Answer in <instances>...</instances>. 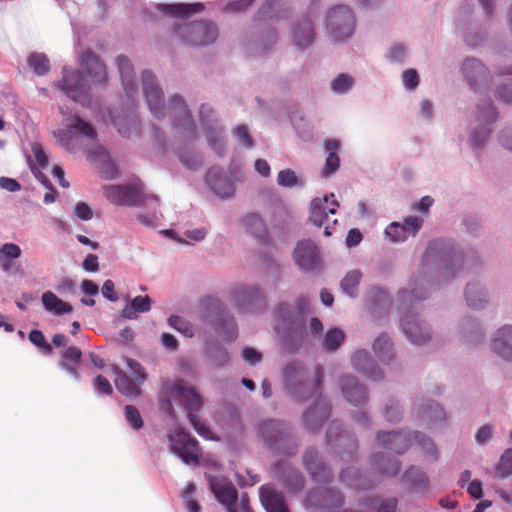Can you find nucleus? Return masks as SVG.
Segmentation results:
<instances>
[{"mask_svg":"<svg viewBox=\"0 0 512 512\" xmlns=\"http://www.w3.org/2000/svg\"><path fill=\"white\" fill-rule=\"evenodd\" d=\"M283 377L291 393L298 400L304 401L320 390L324 370L318 365L315 367L314 375L309 377L301 363L292 362L285 366Z\"/></svg>","mask_w":512,"mask_h":512,"instance_id":"1","label":"nucleus"},{"mask_svg":"<svg viewBox=\"0 0 512 512\" xmlns=\"http://www.w3.org/2000/svg\"><path fill=\"white\" fill-rule=\"evenodd\" d=\"M65 128L53 132L58 143L68 151H75L81 147V139L96 141L97 132L94 127L78 115H69L64 118Z\"/></svg>","mask_w":512,"mask_h":512,"instance_id":"2","label":"nucleus"},{"mask_svg":"<svg viewBox=\"0 0 512 512\" xmlns=\"http://www.w3.org/2000/svg\"><path fill=\"white\" fill-rule=\"evenodd\" d=\"M174 32L184 43L193 46L211 44L218 37L216 24L209 21L179 24L175 27Z\"/></svg>","mask_w":512,"mask_h":512,"instance_id":"3","label":"nucleus"},{"mask_svg":"<svg viewBox=\"0 0 512 512\" xmlns=\"http://www.w3.org/2000/svg\"><path fill=\"white\" fill-rule=\"evenodd\" d=\"M104 195L113 204L122 206L146 205L149 202L157 205L155 195L145 194L137 185H109L104 187Z\"/></svg>","mask_w":512,"mask_h":512,"instance_id":"4","label":"nucleus"},{"mask_svg":"<svg viewBox=\"0 0 512 512\" xmlns=\"http://www.w3.org/2000/svg\"><path fill=\"white\" fill-rule=\"evenodd\" d=\"M170 449L185 464H199L202 452L195 438L182 428H176L168 434Z\"/></svg>","mask_w":512,"mask_h":512,"instance_id":"5","label":"nucleus"},{"mask_svg":"<svg viewBox=\"0 0 512 512\" xmlns=\"http://www.w3.org/2000/svg\"><path fill=\"white\" fill-rule=\"evenodd\" d=\"M326 25L335 41L349 38L355 28V17L346 5L333 7L326 16Z\"/></svg>","mask_w":512,"mask_h":512,"instance_id":"6","label":"nucleus"},{"mask_svg":"<svg viewBox=\"0 0 512 512\" xmlns=\"http://www.w3.org/2000/svg\"><path fill=\"white\" fill-rule=\"evenodd\" d=\"M259 433L270 447L287 454L295 453V446L292 449L286 448V444H294V439L284 423L276 420L265 421L259 426Z\"/></svg>","mask_w":512,"mask_h":512,"instance_id":"7","label":"nucleus"},{"mask_svg":"<svg viewBox=\"0 0 512 512\" xmlns=\"http://www.w3.org/2000/svg\"><path fill=\"white\" fill-rule=\"evenodd\" d=\"M425 263L441 262L444 264V269L447 273H454L453 268L456 265L461 266L464 261V256L452 248H448L442 240L432 241L423 257Z\"/></svg>","mask_w":512,"mask_h":512,"instance_id":"8","label":"nucleus"},{"mask_svg":"<svg viewBox=\"0 0 512 512\" xmlns=\"http://www.w3.org/2000/svg\"><path fill=\"white\" fill-rule=\"evenodd\" d=\"M61 89L67 97L75 102L82 105L90 102V86L85 83L83 75L79 71L64 68Z\"/></svg>","mask_w":512,"mask_h":512,"instance_id":"9","label":"nucleus"},{"mask_svg":"<svg viewBox=\"0 0 512 512\" xmlns=\"http://www.w3.org/2000/svg\"><path fill=\"white\" fill-rule=\"evenodd\" d=\"M233 304L243 312H255L265 306V297L256 286H237L232 290Z\"/></svg>","mask_w":512,"mask_h":512,"instance_id":"10","label":"nucleus"},{"mask_svg":"<svg viewBox=\"0 0 512 512\" xmlns=\"http://www.w3.org/2000/svg\"><path fill=\"white\" fill-rule=\"evenodd\" d=\"M307 502L315 508L336 510L344 506L345 496L335 488L316 487L309 492Z\"/></svg>","mask_w":512,"mask_h":512,"instance_id":"11","label":"nucleus"},{"mask_svg":"<svg viewBox=\"0 0 512 512\" xmlns=\"http://www.w3.org/2000/svg\"><path fill=\"white\" fill-rule=\"evenodd\" d=\"M143 92L147 100L151 113L156 118H162L165 115V102L161 88L155 81V76L149 72L142 73Z\"/></svg>","mask_w":512,"mask_h":512,"instance_id":"12","label":"nucleus"},{"mask_svg":"<svg viewBox=\"0 0 512 512\" xmlns=\"http://www.w3.org/2000/svg\"><path fill=\"white\" fill-rule=\"evenodd\" d=\"M168 111L173 118L174 125L183 128L187 138L195 139L196 127L184 98L174 95L170 100Z\"/></svg>","mask_w":512,"mask_h":512,"instance_id":"13","label":"nucleus"},{"mask_svg":"<svg viewBox=\"0 0 512 512\" xmlns=\"http://www.w3.org/2000/svg\"><path fill=\"white\" fill-rule=\"evenodd\" d=\"M338 207L339 203L333 193L323 199L315 198L310 205L309 221L313 225L321 227L328 220L329 214L334 215L336 213Z\"/></svg>","mask_w":512,"mask_h":512,"instance_id":"14","label":"nucleus"},{"mask_svg":"<svg viewBox=\"0 0 512 512\" xmlns=\"http://www.w3.org/2000/svg\"><path fill=\"white\" fill-rule=\"evenodd\" d=\"M296 264L303 270L312 271L319 267L320 256L317 246L310 240L301 241L294 250Z\"/></svg>","mask_w":512,"mask_h":512,"instance_id":"15","label":"nucleus"},{"mask_svg":"<svg viewBox=\"0 0 512 512\" xmlns=\"http://www.w3.org/2000/svg\"><path fill=\"white\" fill-rule=\"evenodd\" d=\"M80 66L83 72L89 76L95 84H105L107 81V72L105 64L91 50L82 53Z\"/></svg>","mask_w":512,"mask_h":512,"instance_id":"16","label":"nucleus"},{"mask_svg":"<svg viewBox=\"0 0 512 512\" xmlns=\"http://www.w3.org/2000/svg\"><path fill=\"white\" fill-rule=\"evenodd\" d=\"M303 463L310 476L319 483H328L332 479L331 469L328 468L315 449H307L303 456Z\"/></svg>","mask_w":512,"mask_h":512,"instance_id":"17","label":"nucleus"},{"mask_svg":"<svg viewBox=\"0 0 512 512\" xmlns=\"http://www.w3.org/2000/svg\"><path fill=\"white\" fill-rule=\"evenodd\" d=\"M423 220L411 216L405 219L404 223L392 222L385 230V234L392 242H403L409 235L415 236L420 230Z\"/></svg>","mask_w":512,"mask_h":512,"instance_id":"18","label":"nucleus"},{"mask_svg":"<svg viewBox=\"0 0 512 512\" xmlns=\"http://www.w3.org/2000/svg\"><path fill=\"white\" fill-rule=\"evenodd\" d=\"M171 391L172 395L183 403L189 413L197 411L202 406L201 396L194 388L187 386L183 380L176 381L172 385Z\"/></svg>","mask_w":512,"mask_h":512,"instance_id":"19","label":"nucleus"},{"mask_svg":"<svg viewBox=\"0 0 512 512\" xmlns=\"http://www.w3.org/2000/svg\"><path fill=\"white\" fill-rule=\"evenodd\" d=\"M401 326L405 335L414 344L425 343L430 338L429 331L414 314L403 315Z\"/></svg>","mask_w":512,"mask_h":512,"instance_id":"20","label":"nucleus"},{"mask_svg":"<svg viewBox=\"0 0 512 512\" xmlns=\"http://www.w3.org/2000/svg\"><path fill=\"white\" fill-rule=\"evenodd\" d=\"M341 390L348 402L354 406L363 405L368 401V394L363 385L350 375L341 377Z\"/></svg>","mask_w":512,"mask_h":512,"instance_id":"21","label":"nucleus"},{"mask_svg":"<svg viewBox=\"0 0 512 512\" xmlns=\"http://www.w3.org/2000/svg\"><path fill=\"white\" fill-rule=\"evenodd\" d=\"M331 406L323 399L317 400L304 414V424L307 429H319L330 416Z\"/></svg>","mask_w":512,"mask_h":512,"instance_id":"22","label":"nucleus"},{"mask_svg":"<svg viewBox=\"0 0 512 512\" xmlns=\"http://www.w3.org/2000/svg\"><path fill=\"white\" fill-rule=\"evenodd\" d=\"M378 443L386 449L396 453L405 452L411 445V437L401 432H379L377 435Z\"/></svg>","mask_w":512,"mask_h":512,"instance_id":"23","label":"nucleus"},{"mask_svg":"<svg viewBox=\"0 0 512 512\" xmlns=\"http://www.w3.org/2000/svg\"><path fill=\"white\" fill-rule=\"evenodd\" d=\"M211 489L217 500L225 505L228 511L237 502L238 492L231 481L215 479L211 481Z\"/></svg>","mask_w":512,"mask_h":512,"instance_id":"24","label":"nucleus"},{"mask_svg":"<svg viewBox=\"0 0 512 512\" xmlns=\"http://www.w3.org/2000/svg\"><path fill=\"white\" fill-rule=\"evenodd\" d=\"M492 350L506 360H512V326L505 325L495 334L491 343Z\"/></svg>","mask_w":512,"mask_h":512,"instance_id":"25","label":"nucleus"},{"mask_svg":"<svg viewBox=\"0 0 512 512\" xmlns=\"http://www.w3.org/2000/svg\"><path fill=\"white\" fill-rule=\"evenodd\" d=\"M261 502L268 512H290L282 492L270 486L260 488Z\"/></svg>","mask_w":512,"mask_h":512,"instance_id":"26","label":"nucleus"},{"mask_svg":"<svg viewBox=\"0 0 512 512\" xmlns=\"http://www.w3.org/2000/svg\"><path fill=\"white\" fill-rule=\"evenodd\" d=\"M352 365L373 381H379L384 377L382 371L372 364L370 355L365 350H359L353 354Z\"/></svg>","mask_w":512,"mask_h":512,"instance_id":"27","label":"nucleus"},{"mask_svg":"<svg viewBox=\"0 0 512 512\" xmlns=\"http://www.w3.org/2000/svg\"><path fill=\"white\" fill-rule=\"evenodd\" d=\"M292 37L293 42L297 47L301 49L309 47L313 43L315 37L311 20L304 18L299 21L293 30Z\"/></svg>","mask_w":512,"mask_h":512,"instance_id":"28","label":"nucleus"},{"mask_svg":"<svg viewBox=\"0 0 512 512\" xmlns=\"http://www.w3.org/2000/svg\"><path fill=\"white\" fill-rule=\"evenodd\" d=\"M118 68L122 79L123 88L129 98H132L137 90L134 84V68L131 61L125 56H118Z\"/></svg>","mask_w":512,"mask_h":512,"instance_id":"29","label":"nucleus"},{"mask_svg":"<svg viewBox=\"0 0 512 512\" xmlns=\"http://www.w3.org/2000/svg\"><path fill=\"white\" fill-rule=\"evenodd\" d=\"M324 148L328 155L326 157L324 169L322 170V175L324 177H329L340 167V157L338 155L340 143L336 139H328L324 142Z\"/></svg>","mask_w":512,"mask_h":512,"instance_id":"30","label":"nucleus"},{"mask_svg":"<svg viewBox=\"0 0 512 512\" xmlns=\"http://www.w3.org/2000/svg\"><path fill=\"white\" fill-rule=\"evenodd\" d=\"M112 370L116 375L114 379L115 387L122 395L129 398H137L141 395V389L133 383L126 373L117 366H114Z\"/></svg>","mask_w":512,"mask_h":512,"instance_id":"31","label":"nucleus"},{"mask_svg":"<svg viewBox=\"0 0 512 512\" xmlns=\"http://www.w3.org/2000/svg\"><path fill=\"white\" fill-rule=\"evenodd\" d=\"M158 9L165 15L178 18H188L203 9L201 3L196 4H161Z\"/></svg>","mask_w":512,"mask_h":512,"instance_id":"32","label":"nucleus"},{"mask_svg":"<svg viewBox=\"0 0 512 512\" xmlns=\"http://www.w3.org/2000/svg\"><path fill=\"white\" fill-rule=\"evenodd\" d=\"M372 465L380 474L387 476H393L397 474L400 469L399 461L387 453H379L374 455L372 459Z\"/></svg>","mask_w":512,"mask_h":512,"instance_id":"33","label":"nucleus"},{"mask_svg":"<svg viewBox=\"0 0 512 512\" xmlns=\"http://www.w3.org/2000/svg\"><path fill=\"white\" fill-rule=\"evenodd\" d=\"M340 480L347 486L356 490H367L374 487V483L368 481L362 474L355 469L347 468L340 473Z\"/></svg>","mask_w":512,"mask_h":512,"instance_id":"34","label":"nucleus"},{"mask_svg":"<svg viewBox=\"0 0 512 512\" xmlns=\"http://www.w3.org/2000/svg\"><path fill=\"white\" fill-rule=\"evenodd\" d=\"M462 69L471 86H476L481 80L487 77L485 67L477 59H467L464 61Z\"/></svg>","mask_w":512,"mask_h":512,"instance_id":"35","label":"nucleus"},{"mask_svg":"<svg viewBox=\"0 0 512 512\" xmlns=\"http://www.w3.org/2000/svg\"><path fill=\"white\" fill-rule=\"evenodd\" d=\"M41 300L44 308L49 312H53L55 315H63L72 312V306L59 299L51 291L43 293Z\"/></svg>","mask_w":512,"mask_h":512,"instance_id":"36","label":"nucleus"},{"mask_svg":"<svg viewBox=\"0 0 512 512\" xmlns=\"http://www.w3.org/2000/svg\"><path fill=\"white\" fill-rule=\"evenodd\" d=\"M152 300L149 296H136L130 303L123 308L121 315L126 319H134L137 313H144L151 309Z\"/></svg>","mask_w":512,"mask_h":512,"instance_id":"37","label":"nucleus"},{"mask_svg":"<svg viewBox=\"0 0 512 512\" xmlns=\"http://www.w3.org/2000/svg\"><path fill=\"white\" fill-rule=\"evenodd\" d=\"M243 223L247 230L257 239L265 241L268 235L267 228L259 215L255 213L248 214L243 219Z\"/></svg>","mask_w":512,"mask_h":512,"instance_id":"38","label":"nucleus"},{"mask_svg":"<svg viewBox=\"0 0 512 512\" xmlns=\"http://www.w3.org/2000/svg\"><path fill=\"white\" fill-rule=\"evenodd\" d=\"M82 356V352L76 346L68 347L62 356L61 365L65 368L71 375L74 377H78L77 364L79 363Z\"/></svg>","mask_w":512,"mask_h":512,"instance_id":"39","label":"nucleus"},{"mask_svg":"<svg viewBox=\"0 0 512 512\" xmlns=\"http://www.w3.org/2000/svg\"><path fill=\"white\" fill-rule=\"evenodd\" d=\"M283 484L292 493L301 491L304 488V477L298 469L289 467L282 475Z\"/></svg>","mask_w":512,"mask_h":512,"instance_id":"40","label":"nucleus"},{"mask_svg":"<svg viewBox=\"0 0 512 512\" xmlns=\"http://www.w3.org/2000/svg\"><path fill=\"white\" fill-rule=\"evenodd\" d=\"M465 295L468 306L475 309L482 308L487 302L486 294L477 283H469Z\"/></svg>","mask_w":512,"mask_h":512,"instance_id":"41","label":"nucleus"},{"mask_svg":"<svg viewBox=\"0 0 512 512\" xmlns=\"http://www.w3.org/2000/svg\"><path fill=\"white\" fill-rule=\"evenodd\" d=\"M275 314L276 317L290 329L301 321L296 310L287 303L279 304Z\"/></svg>","mask_w":512,"mask_h":512,"instance_id":"42","label":"nucleus"},{"mask_svg":"<svg viewBox=\"0 0 512 512\" xmlns=\"http://www.w3.org/2000/svg\"><path fill=\"white\" fill-rule=\"evenodd\" d=\"M207 180L210 183L212 190L221 197H229L234 194V186L231 182L218 178H213V172L209 171Z\"/></svg>","mask_w":512,"mask_h":512,"instance_id":"43","label":"nucleus"},{"mask_svg":"<svg viewBox=\"0 0 512 512\" xmlns=\"http://www.w3.org/2000/svg\"><path fill=\"white\" fill-rule=\"evenodd\" d=\"M373 350L382 361L391 360L393 358V344L385 335L375 339L373 343Z\"/></svg>","mask_w":512,"mask_h":512,"instance_id":"44","label":"nucleus"},{"mask_svg":"<svg viewBox=\"0 0 512 512\" xmlns=\"http://www.w3.org/2000/svg\"><path fill=\"white\" fill-rule=\"evenodd\" d=\"M361 278L362 273L360 270L348 272L340 283L342 291L349 296L354 297Z\"/></svg>","mask_w":512,"mask_h":512,"instance_id":"45","label":"nucleus"},{"mask_svg":"<svg viewBox=\"0 0 512 512\" xmlns=\"http://www.w3.org/2000/svg\"><path fill=\"white\" fill-rule=\"evenodd\" d=\"M497 113L490 100H485L478 105L477 120L480 123L491 125L495 122Z\"/></svg>","mask_w":512,"mask_h":512,"instance_id":"46","label":"nucleus"},{"mask_svg":"<svg viewBox=\"0 0 512 512\" xmlns=\"http://www.w3.org/2000/svg\"><path fill=\"white\" fill-rule=\"evenodd\" d=\"M28 64L39 76L45 75L50 69L49 59L41 53L31 54L28 58Z\"/></svg>","mask_w":512,"mask_h":512,"instance_id":"47","label":"nucleus"},{"mask_svg":"<svg viewBox=\"0 0 512 512\" xmlns=\"http://www.w3.org/2000/svg\"><path fill=\"white\" fill-rule=\"evenodd\" d=\"M31 151L32 156L29 157V166L31 170L34 171L45 168L48 160L42 146L38 143H34L32 144Z\"/></svg>","mask_w":512,"mask_h":512,"instance_id":"48","label":"nucleus"},{"mask_svg":"<svg viewBox=\"0 0 512 512\" xmlns=\"http://www.w3.org/2000/svg\"><path fill=\"white\" fill-rule=\"evenodd\" d=\"M344 339L345 334L341 329H330L324 337V347L328 351H334L343 343Z\"/></svg>","mask_w":512,"mask_h":512,"instance_id":"49","label":"nucleus"},{"mask_svg":"<svg viewBox=\"0 0 512 512\" xmlns=\"http://www.w3.org/2000/svg\"><path fill=\"white\" fill-rule=\"evenodd\" d=\"M168 323L171 327H173L175 330H177L184 336L193 337L194 328L192 324L189 321L183 319L182 317L178 315H171L168 318Z\"/></svg>","mask_w":512,"mask_h":512,"instance_id":"50","label":"nucleus"},{"mask_svg":"<svg viewBox=\"0 0 512 512\" xmlns=\"http://www.w3.org/2000/svg\"><path fill=\"white\" fill-rule=\"evenodd\" d=\"M496 473L501 478H506L512 474V448L504 451L501 455Z\"/></svg>","mask_w":512,"mask_h":512,"instance_id":"51","label":"nucleus"},{"mask_svg":"<svg viewBox=\"0 0 512 512\" xmlns=\"http://www.w3.org/2000/svg\"><path fill=\"white\" fill-rule=\"evenodd\" d=\"M404 477L413 482V485L415 488L419 489H427L428 486V478L425 473H423L419 469L410 468L408 471H406Z\"/></svg>","mask_w":512,"mask_h":512,"instance_id":"52","label":"nucleus"},{"mask_svg":"<svg viewBox=\"0 0 512 512\" xmlns=\"http://www.w3.org/2000/svg\"><path fill=\"white\" fill-rule=\"evenodd\" d=\"M124 413L127 422L134 430H140L143 427V419L141 417L139 410L135 406L126 405L124 407Z\"/></svg>","mask_w":512,"mask_h":512,"instance_id":"53","label":"nucleus"},{"mask_svg":"<svg viewBox=\"0 0 512 512\" xmlns=\"http://www.w3.org/2000/svg\"><path fill=\"white\" fill-rule=\"evenodd\" d=\"M126 364L130 369L132 376L137 384H143L147 379V373L144 367L136 360L127 359Z\"/></svg>","mask_w":512,"mask_h":512,"instance_id":"54","label":"nucleus"},{"mask_svg":"<svg viewBox=\"0 0 512 512\" xmlns=\"http://www.w3.org/2000/svg\"><path fill=\"white\" fill-rule=\"evenodd\" d=\"M209 357L215 366H223L229 361V354L227 350L221 345H215L209 352Z\"/></svg>","mask_w":512,"mask_h":512,"instance_id":"55","label":"nucleus"},{"mask_svg":"<svg viewBox=\"0 0 512 512\" xmlns=\"http://www.w3.org/2000/svg\"><path fill=\"white\" fill-rule=\"evenodd\" d=\"M423 416H427L430 421H443L445 420V413L443 409L435 403L428 402L423 409Z\"/></svg>","mask_w":512,"mask_h":512,"instance_id":"56","label":"nucleus"},{"mask_svg":"<svg viewBox=\"0 0 512 512\" xmlns=\"http://www.w3.org/2000/svg\"><path fill=\"white\" fill-rule=\"evenodd\" d=\"M29 340L37 347L41 348L44 353L51 354L52 353V347L51 345L46 341L43 333L39 330H32L29 333Z\"/></svg>","mask_w":512,"mask_h":512,"instance_id":"57","label":"nucleus"},{"mask_svg":"<svg viewBox=\"0 0 512 512\" xmlns=\"http://www.w3.org/2000/svg\"><path fill=\"white\" fill-rule=\"evenodd\" d=\"M353 84V79L349 75L340 74L331 84V88L333 91L338 93L346 92L351 88Z\"/></svg>","mask_w":512,"mask_h":512,"instance_id":"58","label":"nucleus"},{"mask_svg":"<svg viewBox=\"0 0 512 512\" xmlns=\"http://www.w3.org/2000/svg\"><path fill=\"white\" fill-rule=\"evenodd\" d=\"M180 161L190 169H196L201 165V157L190 151H181L179 153Z\"/></svg>","mask_w":512,"mask_h":512,"instance_id":"59","label":"nucleus"},{"mask_svg":"<svg viewBox=\"0 0 512 512\" xmlns=\"http://www.w3.org/2000/svg\"><path fill=\"white\" fill-rule=\"evenodd\" d=\"M21 248L14 243H5L0 248V258L14 260L21 256Z\"/></svg>","mask_w":512,"mask_h":512,"instance_id":"60","label":"nucleus"},{"mask_svg":"<svg viewBox=\"0 0 512 512\" xmlns=\"http://www.w3.org/2000/svg\"><path fill=\"white\" fill-rule=\"evenodd\" d=\"M277 182L283 187H292L298 183V177L291 169L282 170L278 173Z\"/></svg>","mask_w":512,"mask_h":512,"instance_id":"61","label":"nucleus"},{"mask_svg":"<svg viewBox=\"0 0 512 512\" xmlns=\"http://www.w3.org/2000/svg\"><path fill=\"white\" fill-rule=\"evenodd\" d=\"M188 419L193 428L196 430V432L205 438H209V435L211 433L209 427L202 422L200 417L194 413H188Z\"/></svg>","mask_w":512,"mask_h":512,"instance_id":"62","label":"nucleus"},{"mask_svg":"<svg viewBox=\"0 0 512 512\" xmlns=\"http://www.w3.org/2000/svg\"><path fill=\"white\" fill-rule=\"evenodd\" d=\"M402 80L406 88L415 89L419 84V75L415 69H407L402 74Z\"/></svg>","mask_w":512,"mask_h":512,"instance_id":"63","label":"nucleus"},{"mask_svg":"<svg viewBox=\"0 0 512 512\" xmlns=\"http://www.w3.org/2000/svg\"><path fill=\"white\" fill-rule=\"evenodd\" d=\"M496 95L502 102H512V80H508L504 85L497 87Z\"/></svg>","mask_w":512,"mask_h":512,"instance_id":"64","label":"nucleus"}]
</instances>
